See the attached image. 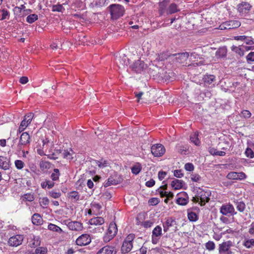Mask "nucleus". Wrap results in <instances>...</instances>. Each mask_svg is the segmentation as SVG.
Instances as JSON below:
<instances>
[{"instance_id":"obj_1","label":"nucleus","mask_w":254,"mask_h":254,"mask_svg":"<svg viewBox=\"0 0 254 254\" xmlns=\"http://www.w3.org/2000/svg\"><path fill=\"white\" fill-rule=\"evenodd\" d=\"M108 8L111 17L114 19H117L122 16L125 13L124 6L119 4H112L109 6Z\"/></svg>"},{"instance_id":"obj_2","label":"nucleus","mask_w":254,"mask_h":254,"mask_svg":"<svg viewBox=\"0 0 254 254\" xmlns=\"http://www.w3.org/2000/svg\"><path fill=\"white\" fill-rule=\"evenodd\" d=\"M196 198L200 200L199 204L203 206L206 202H208L210 199L209 196L211 193L209 190H204L200 188L196 190Z\"/></svg>"},{"instance_id":"obj_3","label":"nucleus","mask_w":254,"mask_h":254,"mask_svg":"<svg viewBox=\"0 0 254 254\" xmlns=\"http://www.w3.org/2000/svg\"><path fill=\"white\" fill-rule=\"evenodd\" d=\"M135 238L133 234H129L124 240L121 247V252L123 254L129 252L132 248V241Z\"/></svg>"},{"instance_id":"obj_4","label":"nucleus","mask_w":254,"mask_h":254,"mask_svg":"<svg viewBox=\"0 0 254 254\" xmlns=\"http://www.w3.org/2000/svg\"><path fill=\"white\" fill-rule=\"evenodd\" d=\"M241 26V22L238 20H230L222 23L219 27L220 30L237 28Z\"/></svg>"},{"instance_id":"obj_5","label":"nucleus","mask_w":254,"mask_h":254,"mask_svg":"<svg viewBox=\"0 0 254 254\" xmlns=\"http://www.w3.org/2000/svg\"><path fill=\"white\" fill-rule=\"evenodd\" d=\"M116 63L120 69H125L129 64V59L124 54L116 57Z\"/></svg>"},{"instance_id":"obj_6","label":"nucleus","mask_w":254,"mask_h":254,"mask_svg":"<svg viewBox=\"0 0 254 254\" xmlns=\"http://www.w3.org/2000/svg\"><path fill=\"white\" fill-rule=\"evenodd\" d=\"M220 211L224 215L233 216L237 213L235 211L234 207L231 204H223L220 208Z\"/></svg>"},{"instance_id":"obj_7","label":"nucleus","mask_w":254,"mask_h":254,"mask_svg":"<svg viewBox=\"0 0 254 254\" xmlns=\"http://www.w3.org/2000/svg\"><path fill=\"white\" fill-rule=\"evenodd\" d=\"M64 223L72 231H79L83 228L82 224L78 221H69V220H66L64 221Z\"/></svg>"},{"instance_id":"obj_8","label":"nucleus","mask_w":254,"mask_h":254,"mask_svg":"<svg viewBox=\"0 0 254 254\" xmlns=\"http://www.w3.org/2000/svg\"><path fill=\"white\" fill-rule=\"evenodd\" d=\"M151 153L155 157L162 156L165 152V148L161 144L153 145L151 148Z\"/></svg>"},{"instance_id":"obj_9","label":"nucleus","mask_w":254,"mask_h":254,"mask_svg":"<svg viewBox=\"0 0 254 254\" xmlns=\"http://www.w3.org/2000/svg\"><path fill=\"white\" fill-rule=\"evenodd\" d=\"M233 246V243L230 241L223 242L219 245V252L220 253H226V254H232V252L230 250Z\"/></svg>"},{"instance_id":"obj_10","label":"nucleus","mask_w":254,"mask_h":254,"mask_svg":"<svg viewBox=\"0 0 254 254\" xmlns=\"http://www.w3.org/2000/svg\"><path fill=\"white\" fill-rule=\"evenodd\" d=\"M30 137L27 132H23L20 137L19 142L17 145V148L21 150L22 146L26 145L30 143Z\"/></svg>"},{"instance_id":"obj_11","label":"nucleus","mask_w":254,"mask_h":254,"mask_svg":"<svg viewBox=\"0 0 254 254\" xmlns=\"http://www.w3.org/2000/svg\"><path fill=\"white\" fill-rule=\"evenodd\" d=\"M23 241V237L21 235H17L11 237L8 241V244L12 247H17L20 245Z\"/></svg>"},{"instance_id":"obj_12","label":"nucleus","mask_w":254,"mask_h":254,"mask_svg":"<svg viewBox=\"0 0 254 254\" xmlns=\"http://www.w3.org/2000/svg\"><path fill=\"white\" fill-rule=\"evenodd\" d=\"M91 241L89 235L85 234L79 236L76 240V243L77 245L83 246L87 245Z\"/></svg>"},{"instance_id":"obj_13","label":"nucleus","mask_w":254,"mask_h":254,"mask_svg":"<svg viewBox=\"0 0 254 254\" xmlns=\"http://www.w3.org/2000/svg\"><path fill=\"white\" fill-rule=\"evenodd\" d=\"M226 178L229 180H243L247 178L246 175L244 172H230L226 176Z\"/></svg>"},{"instance_id":"obj_14","label":"nucleus","mask_w":254,"mask_h":254,"mask_svg":"<svg viewBox=\"0 0 254 254\" xmlns=\"http://www.w3.org/2000/svg\"><path fill=\"white\" fill-rule=\"evenodd\" d=\"M161 235L162 228L159 226H157L152 231V243L153 244H156Z\"/></svg>"},{"instance_id":"obj_15","label":"nucleus","mask_w":254,"mask_h":254,"mask_svg":"<svg viewBox=\"0 0 254 254\" xmlns=\"http://www.w3.org/2000/svg\"><path fill=\"white\" fill-rule=\"evenodd\" d=\"M121 182V179L119 178L117 174H115L111 175L104 184L105 187H108L111 185H116L119 184Z\"/></svg>"},{"instance_id":"obj_16","label":"nucleus","mask_w":254,"mask_h":254,"mask_svg":"<svg viewBox=\"0 0 254 254\" xmlns=\"http://www.w3.org/2000/svg\"><path fill=\"white\" fill-rule=\"evenodd\" d=\"M117 251L113 246L107 245L100 249L96 254H116Z\"/></svg>"},{"instance_id":"obj_17","label":"nucleus","mask_w":254,"mask_h":254,"mask_svg":"<svg viewBox=\"0 0 254 254\" xmlns=\"http://www.w3.org/2000/svg\"><path fill=\"white\" fill-rule=\"evenodd\" d=\"M145 67L144 63L140 60H137L130 65L132 69L136 73L141 72Z\"/></svg>"},{"instance_id":"obj_18","label":"nucleus","mask_w":254,"mask_h":254,"mask_svg":"<svg viewBox=\"0 0 254 254\" xmlns=\"http://www.w3.org/2000/svg\"><path fill=\"white\" fill-rule=\"evenodd\" d=\"M11 163L10 159L4 156H0V168L4 170H9Z\"/></svg>"},{"instance_id":"obj_19","label":"nucleus","mask_w":254,"mask_h":254,"mask_svg":"<svg viewBox=\"0 0 254 254\" xmlns=\"http://www.w3.org/2000/svg\"><path fill=\"white\" fill-rule=\"evenodd\" d=\"M189 56L190 55L189 53L184 52L181 53L173 54L170 55V56H175L176 60L177 62L180 63H184L185 62L187 61Z\"/></svg>"},{"instance_id":"obj_20","label":"nucleus","mask_w":254,"mask_h":254,"mask_svg":"<svg viewBox=\"0 0 254 254\" xmlns=\"http://www.w3.org/2000/svg\"><path fill=\"white\" fill-rule=\"evenodd\" d=\"M238 9L240 12L245 13L250 10L251 5L248 2H242L238 5Z\"/></svg>"},{"instance_id":"obj_21","label":"nucleus","mask_w":254,"mask_h":254,"mask_svg":"<svg viewBox=\"0 0 254 254\" xmlns=\"http://www.w3.org/2000/svg\"><path fill=\"white\" fill-rule=\"evenodd\" d=\"M174 225H176V222L174 219H173L171 218L167 219L166 221L163 224L164 231L167 232L169 228Z\"/></svg>"},{"instance_id":"obj_22","label":"nucleus","mask_w":254,"mask_h":254,"mask_svg":"<svg viewBox=\"0 0 254 254\" xmlns=\"http://www.w3.org/2000/svg\"><path fill=\"white\" fill-rule=\"evenodd\" d=\"M227 49L225 47H220L216 52L215 55L217 58H225L227 55Z\"/></svg>"},{"instance_id":"obj_23","label":"nucleus","mask_w":254,"mask_h":254,"mask_svg":"<svg viewBox=\"0 0 254 254\" xmlns=\"http://www.w3.org/2000/svg\"><path fill=\"white\" fill-rule=\"evenodd\" d=\"M184 184V181L175 179L171 182V185L175 190H179L183 187Z\"/></svg>"},{"instance_id":"obj_24","label":"nucleus","mask_w":254,"mask_h":254,"mask_svg":"<svg viewBox=\"0 0 254 254\" xmlns=\"http://www.w3.org/2000/svg\"><path fill=\"white\" fill-rule=\"evenodd\" d=\"M117 225L114 223H111L108 228V233L110 235L112 239L117 234Z\"/></svg>"},{"instance_id":"obj_25","label":"nucleus","mask_w":254,"mask_h":254,"mask_svg":"<svg viewBox=\"0 0 254 254\" xmlns=\"http://www.w3.org/2000/svg\"><path fill=\"white\" fill-rule=\"evenodd\" d=\"M32 222L34 225H39L42 223L43 219L41 215L38 213H35L32 216Z\"/></svg>"},{"instance_id":"obj_26","label":"nucleus","mask_w":254,"mask_h":254,"mask_svg":"<svg viewBox=\"0 0 254 254\" xmlns=\"http://www.w3.org/2000/svg\"><path fill=\"white\" fill-rule=\"evenodd\" d=\"M104 219L101 217H97L93 218L89 220V223L91 225H101L104 223Z\"/></svg>"},{"instance_id":"obj_27","label":"nucleus","mask_w":254,"mask_h":254,"mask_svg":"<svg viewBox=\"0 0 254 254\" xmlns=\"http://www.w3.org/2000/svg\"><path fill=\"white\" fill-rule=\"evenodd\" d=\"M179 11V9L177 7L176 4L173 3H171L168 9L166 10V13L167 15L172 14L175 13Z\"/></svg>"},{"instance_id":"obj_28","label":"nucleus","mask_w":254,"mask_h":254,"mask_svg":"<svg viewBox=\"0 0 254 254\" xmlns=\"http://www.w3.org/2000/svg\"><path fill=\"white\" fill-rule=\"evenodd\" d=\"M203 80L205 84L210 85L215 80V77L213 75H206L204 76Z\"/></svg>"},{"instance_id":"obj_29","label":"nucleus","mask_w":254,"mask_h":254,"mask_svg":"<svg viewBox=\"0 0 254 254\" xmlns=\"http://www.w3.org/2000/svg\"><path fill=\"white\" fill-rule=\"evenodd\" d=\"M198 134L197 132H195L190 135V141L193 143L195 145H199L200 141L198 138Z\"/></svg>"},{"instance_id":"obj_30","label":"nucleus","mask_w":254,"mask_h":254,"mask_svg":"<svg viewBox=\"0 0 254 254\" xmlns=\"http://www.w3.org/2000/svg\"><path fill=\"white\" fill-rule=\"evenodd\" d=\"M74 154L73 151L71 149L68 150H64L63 153H62L63 157L66 159L71 160L73 159L72 155Z\"/></svg>"},{"instance_id":"obj_31","label":"nucleus","mask_w":254,"mask_h":254,"mask_svg":"<svg viewBox=\"0 0 254 254\" xmlns=\"http://www.w3.org/2000/svg\"><path fill=\"white\" fill-rule=\"evenodd\" d=\"M68 197L71 200L76 201L79 200L80 195L77 191H73L68 193Z\"/></svg>"},{"instance_id":"obj_32","label":"nucleus","mask_w":254,"mask_h":254,"mask_svg":"<svg viewBox=\"0 0 254 254\" xmlns=\"http://www.w3.org/2000/svg\"><path fill=\"white\" fill-rule=\"evenodd\" d=\"M60 176V171L58 169H54L53 172L51 174L50 178L53 181L59 180Z\"/></svg>"},{"instance_id":"obj_33","label":"nucleus","mask_w":254,"mask_h":254,"mask_svg":"<svg viewBox=\"0 0 254 254\" xmlns=\"http://www.w3.org/2000/svg\"><path fill=\"white\" fill-rule=\"evenodd\" d=\"M176 150L181 154H186L188 148L183 145L177 144L176 146Z\"/></svg>"},{"instance_id":"obj_34","label":"nucleus","mask_w":254,"mask_h":254,"mask_svg":"<svg viewBox=\"0 0 254 254\" xmlns=\"http://www.w3.org/2000/svg\"><path fill=\"white\" fill-rule=\"evenodd\" d=\"M231 49L233 51L238 54L240 57H242L244 55V50L240 47L233 46Z\"/></svg>"},{"instance_id":"obj_35","label":"nucleus","mask_w":254,"mask_h":254,"mask_svg":"<svg viewBox=\"0 0 254 254\" xmlns=\"http://www.w3.org/2000/svg\"><path fill=\"white\" fill-rule=\"evenodd\" d=\"M95 162L97 165L100 168L107 167L108 165V161L102 159L100 160H95Z\"/></svg>"},{"instance_id":"obj_36","label":"nucleus","mask_w":254,"mask_h":254,"mask_svg":"<svg viewBox=\"0 0 254 254\" xmlns=\"http://www.w3.org/2000/svg\"><path fill=\"white\" fill-rule=\"evenodd\" d=\"M188 202L189 201L187 197L186 198L183 197L182 196L179 197L176 200L177 203L181 205H185L188 203Z\"/></svg>"},{"instance_id":"obj_37","label":"nucleus","mask_w":254,"mask_h":254,"mask_svg":"<svg viewBox=\"0 0 254 254\" xmlns=\"http://www.w3.org/2000/svg\"><path fill=\"white\" fill-rule=\"evenodd\" d=\"M38 19V15L35 14H32L28 15L26 18V21L29 23H32Z\"/></svg>"},{"instance_id":"obj_38","label":"nucleus","mask_w":254,"mask_h":254,"mask_svg":"<svg viewBox=\"0 0 254 254\" xmlns=\"http://www.w3.org/2000/svg\"><path fill=\"white\" fill-rule=\"evenodd\" d=\"M141 167L140 165L138 163L135 165H134L131 168V172L133 174L137 175L141 171Z\"/></svg>"},{"instance_id":"obj_39","label":"nucleus","mask_w":254,"mask_h":254,"mask_svg":"<svg viewBox=\"0 0 254 254\" xmlns=\"http://www.w3.org/2000/svg\"><path fill=\"white\" fill-rule=\"evenodd\" d=\"M188 217L190 221L193 222L196 221L198 219L196 213L192 211L188 212Z\"/></svg>"},{"instance_id":"obj_40","label":"nucleus","mask_w":254,"mask_h":254,"mask_svg":"<svg viewBox=\"0 0 254 254\" xmlns=\"http://www.w3.org/2000/svg\"><path fill=\"white\" fill-rule=\"evenodd\" d=\"M236 203L237 209L240 212H243L246 207L245 203L243 201H237Z\"/></svg>"},{"instance_id":"obj_41","label":"nucleus","mask_w":254,"mask_h":254,"mask_svg":"<svg viewBox=\"0 0 254 254\" xmlns=\"http://www.w3.org/2000/svg\"><path fill=\"white\" fill-rule=\"evenodd\" d=\"M48 229L51 231H53L54 232H62V230L61 229L60 227L59 226L53 224H50L48 225Z\"/></svg>"},{"instance_id":"obj_42","label":"nucleus","mask_w":254,"mask_h":254,"mask_svg":"<svg viewBox=\"0 0 254 254\" xmlns=\"http://www.w3.org/2000/svg\"><path fill=\"white\" fill-rule=\"evenodd\" d=\"M39 203L41 206H43L44 208L47 207V206L48 205L49 203V200L47 197H43L42 198H40L39 200Z\"/></svg>"},{"instance_id":"obj_43","label":"nucleus","mask_w":254,"mask_h":254,"mask_svg":"<svg viewBox=\"0 0 254 254\" xmlns=\"http://www.w3.org/2000/svg\"><path fill=\"white\" fill-rule=\"evenodd\" d=\"M206 249L209 251H213L215 249V245L212 241H208L205 244Z\"/></svg>"},{"instance_id":"obj_44","label":"nucleus","mask_w":254,"mask_h":254,"mask_svg":"<svg viewBox=\"0 0 254 254\" xmlns=\"http://www.w3.org/2000/svg\"><path fill=\"white\" fill-rule=\"evenodd\" d=\"M34 114L32 113H29L24 116V118L25 120H26L27 123L29 125L31 123Z\"/></svg>"},{"instance_id":"obj_45","label":"nucleus","mask_w":254,"mask_h":254,"mask_svg":"<svg viewBox=\"0 0 254 254\" xmlns=\"http://www.w3.org/2000/svg\"><path fill=\"white\" fill-rule=\"evenodd\" d=\"M49 195L54 198H58L61 196V193L60 191L52 190L49 191Z\"/></svg>"},{"instance_id":"obj_46","label":"nucleus","mask_w":254,"mask_h":254,"mask_svg":"<svg viewBox=\"0 0 254 254\" xmlns=\"http://www.w3.org/2000/svg\"><path fill=\"white\" fill-rule=\"evenodd\" d=\"M9 13L7 10L4 9L0 10V20H4L8 17Z\"/></svg>"},{"instance_id":"obj_47","label":"nucleus","mask_w":254,"mask_h":254,"mask_svg":"<svg viewBox=\"0 0 254 254\" xmlns=\"http://www.w3.org/2000/svg\"><path fill=\"white\" fill-rule=\"evenodd\" d=\"M34 199V196L33 194L31 193H26L23 196V200L28 201H32Z\"/></svg>"},{"instance_id":"obj_48","label":"nucleus","mask_w":254,"mask_h":254,"mask_svg":"<svg viewBox=\"0 0 254 254\" xmlns=\"http://www.w3.org/2000/svg\"><path fill=\"white\" fill-rule=\"evenodd\" d=\"M15 166L17 169H22L24 166V163L20 160H16L14 162Z\"/></svg>"},{"instance_id":"obj_49","label":"nucleus","mask_w":254,"mask_h":254,"mask_svg":"<svg viewBox=\"0 0 254 254\" xmlns=\"http://www.w3.org/2000/svg\"><path fill=\"white\" fill-rule=\"evenodd\" d=\"M47 252V250L44 247H39L35 250V254H46Z\"/></svg>"},{"instance_id":"obj_50","label":"nucleus","mask_w":254,"mask_h":254,"mask_svg":"<svg viewBox=\"0 0 254 254\" xmlns=\"http://www.w3.org/2000/svg\"><path fill=\"white\" fill-rule=\"evenodd\" d=\"M50 163L47 161H41L40 163V167L42 170L49 168Z\"/></svg>"},{"instance_id":"obj_51","label":"nucleus","mask_w":254,"mask_h":254,"mask_svg":"<svg viewBox=\"0 0 254 254\" xmlns=\"http://www.w3.org/2000/svg\"><path fill=\"white\" fill-rule=\"evenodd\" d=\"M244 246L247 248H250L254 246V239H249L246 241L244 243Z\"/></svg>"},{"instance_id":"obj_52","label":"nucleus","mask_w":254,"mask_h":254,"mask_svg":"<svg viewBox=\"0 0 254 254\" xmlns=\"http://www.w3.org/2000/svg\"><path fill=\"white\" fill-rule=\"evenodd\" d=\"M64 8L62 4L54 5L53 6V11L62 12Z\"/></svg>"},{"instance_id":"obj_53","label":"nucleus","mask_w":254,"mask_h":254,"mask_svg":"<svg viewBox=\"0 0 254 254\" xmlns=\"http://www.w3.org/2000/svg\"><path fill=\"white\" fill-rule=\"evenodd\" d=\"M245 154L247 157L253 158L254 157V153L250 148H247L245 151Z\"/></svg>"},{"instance_id":"obj_54","label":"nucleus","mask_w":254,"mask_h":254,"mask_svg":"<svg viewBox=\"0 0 254 254\" xmlns=\"http://www.w3.org/2000/svg\"><path fill=\"white\" fill-rule=\"evenodd\" d=\"M190 178L193 182H199L201 181L200 176L199 175L196 174H191Z\"/></svg>"},{"instance_id":"obj_55","label":"nucleus","mask_w":254,"mask_h":254,"mask_svg":"<svg viewBox=\"0 0 254 254\" xmlns=\"http://www.w3.org/2000/svg\"><path fill=\"white\" fill-rule=\"evenodd\" d=\"M246 60L248 63L251 62H254V52H251L246 57Z\"/></svg>"},{"instance_id":"obj_56","label":"nucleus","mask_w":254,"mask_h":254,"mask_svg":"<svg viewBox=\"0 0 254 254\" xmlns=\"http://www.w3.org/2000/svg\"><path fill=\"white\" fill-rule=\"evenodd\" d=\"M160 202L159 199L158 198H152L148 201V203L151 205H156L158 204Z\"/></svg>"},{"instance_id":"obj_57","label":"nucleus","mask_w":254,"mask_h":254,"mask_svg":"<svg viewBox=\"0 0 254 254\" xmlns=\"http://www.w3.org/2000/svg\"><path fill=\"white\" fill-rule=\"evenodd\" d=\"M109 0H99L96 3V5L99 7H103L108 4Z\"/></svg>"},{"instance_id":"obj_58","label":"nucleus","mask_w":254,"mask_h":254,"mask_svg":"<svg viewBox=\"0 0 254 254\" xmlns=\"http://www.w3.org/2000/svg\"><path fill=\"white\" fill-rule=\"evenodd\" d=\"M185 169L188 171H192L194 169V166L192 163H188L185 165Z\"/></svg>"},{"instance_id":"obj_59","label":"nucleus","mask_w":254,"mask_h":254,"mask_svg":"<svg viewBox=\"0 0 254 254\" xmlns=\"http://www.w3.org/2000/svg\"><path fill=\"white\" fill-rule=\"evenodd\" d=\"M174 175L177 178H181L183 176L184 174L181 170H176L174 171Z\"/></svg>"},{"instance_id":"obj_60","label":"nucleus","mask_w":254,"mask_h":254,"mask_svg":"<svg viewBox=\"0 0 254 254\" xmlns=\"http://www.w3.org/2000/svg\"><path fill=\"white\" fill-rule=\"evenodd\" d=\"M244 42L247 44L252 45L254 44V41H253V39L251 37L246 36V38L245 39Z\"/></svg>"},{"instance_id":"obj_61","label":"nucleus","mask_w":254,"mask_h":254,"mask_svg":"<svg viewBox=\"0 0 254 254\" xmlns=\"http://www.w3.org/2000/svg\"><path fill=\"white\" fill-rule=\"evenodd\" d=\"M242 115L245 118L248 119L251 117V113L248 110H244L242 112Z\"/></svg>"},{"instance_id":"obj_62","label":"nucleus","mask_w":254,"mask_h":254,"mask_svg":"<svg viewBox=\"0 0 254 254\" xmlns=\"http://www.w3.org/2000/svg\"><path fill=\"white\" fill-rule=\"evenodd\" d=\"M167 173L164 171H160L158 172V179L162 181L163 179H164L165 177L166 176Z\"/></svg>"},{"instance_id":"obj_63","label":"nucleus","mask_w":254,"mask_h":254,"mask_svg":"<svg viewBox=\"0 0 254 254\" xmlns=\"http://www.w3.org/2000/svg\"><path fill=\"white\" fill-rule=\"evenodd\" d=\"M155 182L154 180L151 179L146 182V186L148 187H152L155 185Z\"/></svg>"},{"instance_id":"obj_64","label":"nucleus","mask_w":254,"mask_h":254,"mask_svg":"<svg viewBox=\"0 0 254 254\" xmlns=\"http://www.w3.org/2000/svg\"><path fill=\"white\" fill-rule=\"evenodd\" d=\"M28 81V78L27 76H22L20 77L19 82L21 84H26Z\"/></svg>"}]
</instances>
